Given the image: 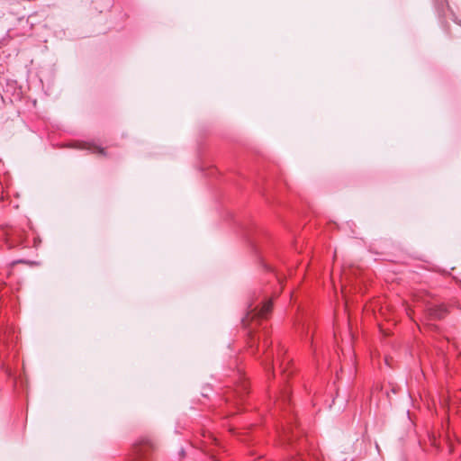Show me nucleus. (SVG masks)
<instances>
[{"label":"nucleus","instance_id":"obj_1","mask_svg":"<svg viewBox=\"0 0 461 461\" xmlns=\"http://www.w3.org/2000/svg\"><path fill=\"white\" fill-rule=\"evenodd\" d=\"M271 309H272V301L271 300H267V299H264L261 303H260V306L258 305L256 306L255 308H252L251 309V312H256L254 313V315H258V316H260V317H264L266 316L268 312H271Z\"/></svg>","mask_w":461,"mask_h":461},{"label":"nucleus","instance_id":"obj_4","mask_svg":"<svg viewBox=\"0 0 461 461\" xmlns=\"http://www.w3.org/2000/svg\"><path fill=\"white\" fill-rule=\"evenodd\" d=\"M180 455H181L182 456H184V455H185V450H184V448H181V449H180Z\"/></svg>","mask_w":461,"mask_h":461},{"label":"nucleus","instance_id":"obj_2","mask_svg":"<svg viewBox=\"0 0 461 461\" xmlns=\"http://www.w3.org/2000/svg\"><path fill=\"white\" fill-rule=\"evenodd\" d=\"M78 148L79 149H88V150H90L92 152H97V153H99V154H101L103 156H106L107 155L104 148L96 146L95 144L84 143L83 145H80Z\"/></svg>","mask_w":461,"mask_h":461},{"label":"nucleus","instance_id":"obj_3","mask_svg":"<svg viewBox=\"0 0 461 461\" xmlns=\"http://www.w3.org/2000/svg\"><path fill=\"white\" fill-rule=\"evenodd\" d=\"M146 447H152V443L150 441L147 440L142 446H140L137 447V456H138L137 461H146L145 460Z\"/></svg>","mask_w":461,"mask_h":461}]
</instances>
